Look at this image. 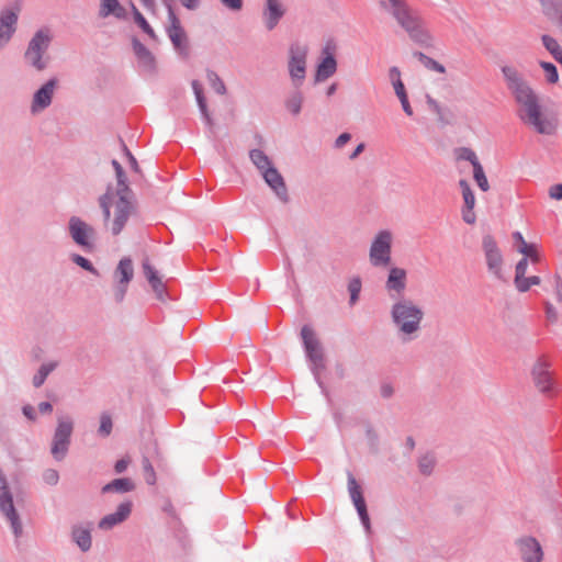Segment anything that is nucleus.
Masks as SVG:
<instances>
[{
    "label": "nucleus",
    "instance_id": "1",
    "mask_svg": "<svg viewBox=\"0 0 562 562\" xmlns=\"http://www.w3.org/2000/svg\"><path fill=\"white\" fill-rule=\"evenodd\" d=\"M501 70L506 87L518 105V119L540 135H555L559 127L557 115L543 109L539 94L525 76L512 65H504Z\"/></svg>",
    "mask_w": 562,
    "mask_h": 562
},
{
    "label": "nucleus",
    "instance_id": "2",
    "mask_svg": "<svg viewBox=\"0 0 562 562\" xmlns=\"http://www.w3.org/2000/svg\"><path fill=\"white\" fill-rule=\"evenodd\" d=\"M424 316L423 307L406 296L395 297L390 308L392 324L403 342H409L418 337Z\"/></svg>",
    "mask_w": 562,
    "mask_h": 562
},
{
    "label": "nucleus",
    "instance_id": "3",
    "mask_svg": "<svg viewBox=\"0 0 562 562\" xmlns=\"http://www.w3.org/2000/svg\"><path fill=\"white\" fill-rule=\"evenodd\" d=\"M99 205L102 210L104 226L109 227L114 236L123 231L128 218L136 212L133 192L116 194L111 186L99 198Z\"/></svg>",
    "mask_w": 562,
    "mask_h": 562
},
{
    "label": "nucleus",
    "instance_id": "4",
    "mask_svg": "<svg viewBox=\"0 0 562 562\" xmlns=\"http://www.w3.org/2000/svg\"><path fill=\"white\" fill-rule=\"evenodd\" d=\"M52 41L53 33L48 27L38 29L29 41L23 58L36 71H43L47 68L49 61L47 52Z\"/></svg>",
    "mask_w": 562,
    "mask_h": 562
},
{
    "label": "nucleus",
    "instance_id": "5",
    "mask_svg": "<svg viewBox=\"0 0 562 562\" xmlns=\"http://www.w3.org/2000/svg\"><path fill=\"white\" fill-rule=\"evenodd\" d=\"M308 47L305 44L294 42L288 50V71L291 83L295 89L302 87L306 78Z\"/></svg>",
    "mask_w": 562,
    "mask_h": 562
},
{
    "label": "nucleus",
    "instance_id": "6",
    "mask_svg": "<svg viewBox=\"0 0 562 562\" xmlns=\"http://www.w3.org/2000/svg\"><path fill=\"white\" fill-rule=\"evenodd\" d=\"M393 240V233L389 229H381L374 235L369 248V261L371 266L376 268L390 266Z\"/></svg>",
    "mask_w": 562,
    "mask_h": 562
},
{
    "label": "nucleus",
    "instance_id": "7",
    "mask_svg": "<svg viewBox=\"0 0 562 562\" xmlns=\"http://www.w3.org/2000/svg\"><path fill=\"white\" fill-rule=\"evenodd\" d=\"M21 11L20 1L11 2L0 9V53L10 45L16 34Z\"/></svg>",
    "mask_w": 562,
    "mask_h": 562
},
{
    "label": "nucleus",
    "instance_id": "8",
    "mask_svg": "<svg viewBox=\"0 0 562 562\" xmlns=\"http://www.w3.org/2000/svg\"><path fill=\"white\" fill-rule=\"evenodd\" d=\"M74 425V419L70 416L58 415L50 446V453L56 461H61L67 456Z\"/></svg>",
    "mask_w": 562,
    "mask_h": 562
},
{
    "label": "nucleus",
    "instance_id": "9",
    "mask_svg": "<svg viewBox=\"0 0 562 562\" xmlns=\"http://www.w3.org/2000/svg\"><path fill=\"white\" fill-rule=\"evenodd\" d=\"M68 234L71 240L85 251L95 248L97 231L81 217L72 215L68 221Z\"/></svg>",
    "mask_w": 562,
    "mask_h": 562
},
{
    "label": "nucleus",
    "instance_id": "10",
    "mask_svg": "<svg viewBox=\"0 0 562 562\" xmlns=\"http://www.w3.org/2000/svg\"><path fill=\"white\" fill-rule=\"evenodd\" d=\"M0 510L10 522L13 535L19 538L23 532L22 522L13 505V497L8 486V481L0 469Z\"/></svg>",
    "mask_w": 562,
    "mask_h": 562
},
{
    "label": "nucleus",
    "instance_id": "11",
    "mask_svg": "<svg viewBox=\"0 0 562 562\" xmlns=\"http://www.w3.org/2000/svg\"><path fill=\"white\" fill-rule=\"evenodd\" d=\"M482 251L487 267V271L498 280L504 279L503 267L504 256L503 252L492 235H484L482 238Z\"/></svg>",
    "mask_w": 562,
    "mask_h": 562
},
{
    "label": "nucleus",
    "instance_id": "12",
    "mask_svg": "<svg viewBox=\"0 0 562 562\" xmlns=\"http://www.w3.org/2000/svg\"><path fill=\"white\" fill-rule=\"evenodd\" d=\"M133 260L130 257L122 258L113 271L114 284L112 293L116 303H122L124 301L128 284L133 280Z\"/></svg>",
    "mask_w": 562,
    "mask_h": 562
},
{
    "label": "nucleus",
    "instance_id": "13",
    "mask_svg": "<svg viewBox=\"0 0 562 562\" xmlns=\"http://www.w3.org/2000/svg\"><path fill=\"white\" fill-rule=\"evenodd\" d=\"M301 338L303 340L306 357L312 362V370L317 376L318 371L324 368V351L321 341L316 337L315 330L304 325L301 329Z\"/></svg>",
    "mask_w": 562,
    "mask_h": 562
},
{
    "label": "nucleus",
    "instance_id": "14",
    "mask_svg": "<svg viewBox=\"0 0 562 562\" xmlns=\"http://www.w3.org/2000/svg\"><path fill=\"white\" fill-rule=\"evenodd\" d=\"M58 83L57 78H49L34 92L30 105V112L33 115L40 114L50 106Z\"/></svg>",
    "mask_w": 562,
    "mask_h": 562
},
{
    "label": "nucleus",
    "instance_id": "15",
    "mask_svg": "<svg viewBox=\"0 0 562 562\" xmlns=\"http://www.w3.org/2000/svg\"><path fill=\"white\" fill-rule=\"evenodd\" d=\"M515 547L521 562H542L543 549L535 537L521 536L515 540Z\"/></svg>",
    "mask_w": 562,
    "mask_h": 562
},
{
    "label": "nucleus",
    "instance_id": "16",
    "mask_svg": "<svg viewBox=\"0 0 562 562\" xmlns=\"http://www.w3.org/2000/svg\"><path fill=\"white\" fill-rule=\"evenodd\" d=\"M407 285V271L404 268L392 267L385 281V290L389 292L390 297L404 296L403 292Z\"/></svg>",
    "mask_w": 562,
    "mask_h": 562
},
{
    "label": "nucleus",
    "instance_id": "17",
    "mask_svg": "<svg viewBox=\"0 0 562 562\" xmlns=\"http://www.w3.org/2000/svg\"><path fill=\"white\" fill-rule=\"evenodd\" d=\"M133 509V503L132 501H124L120 503L115 509V512L110 513L102 517L99 522L98 527L101 530H111L115 526L124 522L127 520V518L131 516Z\"/></svg>",
    "mask_w": 562,
    "mask_h": 562
},
{
    "label": "nucleus",
    "instance_id": "18",
    "mask_svg": "<svg viewBox=\"0 0 562 562\" xmlns=\"http://www.w3.org/2000/svg\"><path fill=\"white\" fill-rule=\"evenodd\" d=\"M168 19L170 22V25L168 27V35L173 44L175 48L179 50L180 54L187 55L188 53V46H187V35L183 31L179 19L175 14L171 5L168 4Z\"/></svg>",
    "mask_w": 562,
    "mask_h": 562
},
{
    "label": "nucleus",
    "instance_id": "19",
    "mask_svg": "<svg viewBox=\"0 0 562 562\" xmlns=\"http://www.w3.org/2000/svg\"><path fill=\"white\" fill-rule=\"evenodd\" d=\"M348 491L358 512L361 522L367 531H370V518L361 488L351 473H348Z\"/></svg>",
    "mask_w": 562,
    "mask_h": 562
},
{
    "label": "nucleus",
    "instance_id": "20",
    "mask_svg": "<svg viewBox=\"0 0 562 562\" xmlns=\"http://www.w3.org/2000/svg\"><path fill=\"white\" fill-rule=\"evenodd\" d=\"M412 21L413 22H408L407 25L402 29L413 42L419 45H429L432 41V36L426 27L424 19L417 13Z\"/></svg>",
    "mask_w": 562,
    "mask_h": 562
},
{
    "label": "nucleus",
    "instance_id": "21",
    "mask_svg": "<svg viewBox=\"0 0 562 562\" xmlns=\"http://www.w3.org/2000/svg\"><path fill=\"white\" fill-rule=\"evenodd\" d=\"M285 14V8L281 0H266L262 19L268 31H272Z\"/></svg>",
    "mask_w": 562,
    "mask_h": 562
},
{
    "label": "nucleus",
    "instance_id": "22",
    "mask_svg": "<svg viewBox=\"0 0 562 562\" xmlns=\"http://www.w3.org/2000/svg\"><path fill=\"white\" fill-rule=\"evenodd\" d=\"M265 182L276 193L282 203L289 202V193L285 181L277 168L272 167L261 173Z\"/></svg>",
    "mask_w": 562,
    "mask_h": 562
},
{
    "label": "nucleus",
    "instance_id": "23",
    "mask_svg": "<svg viewBox=\"0 0 562 562\" xmlns=\"http://www.w3.org/2000/svg\"><path fill=\"white\" fill-rule=\"evenodd\" d=\"M531 375L537 389L544 393L552 387V378L549 372V363L543 359L539 358L531 370Z\"/></svg>",
    "mask_w": 562,
    "mask_h": 562
},
{
    "label": "nucleus",
    "instance_id": "24",
    "mask_svg": "<svg viewBox=\"0 0 562 562\" xmlns=\"http://www.w3.org/2000/svg\"><path fill=\"white\" fill-rule=\"evenodd\" d=\"M132 46L139 68L146 72H154L156 68V60L153 53L137 38L132 40Z\"/></svg>",
    "mask_w": 562,
    "mask_h": 562
},
{
    "label": "nucleus",
    "instance_id": "25",
    "mask_svg": "<svg viewBox=\"0 0 562 562\" xmlns=\"http://www.w3.org/2000/svg\"><path fill=\"white\" fill-rule=\"evenodd\" d=\"M98 16L101 19L113 16L116 20H126L127 11L119 0H100Z\"/></svg>",
    "mask_w": 562,
    "mask_h": 562
},
{
    "label": "nucleus",
    "instance_id": "26",
    "mask_svg": "<svg viewBox=\"0 0 562 562\" xmlns=\"http://www.w3.org/2000/svg\"><path fill=\"white\" fill-rule=\"evenodd\" d=\"M323 54L325 55L322 61L318 64L315 75V80L317 82L324 81L330 78L337 70V61L334 55L329 52V47L326 46L323 49Z\"/></svg>",
    "mask_w": 562,
    "mask_h": 562
},
{
    "label": "nucleus",
    "instance_id": "27",
    "mask_svg": "<svg viewBox=\"0 0 562 562\" xmlns=\"http://www.w3.org/2000/svg\"><path fill=\"white\" fill-rule=\"evenodd\" d=\"M548 20L562 32V0H539Z\"/></svg>",
    "mask_w": 562,
    "mask_h": 562
},
{
    "label": "nucleus",
    "instance_id": "28",
    "mask_svg": "<svg viewBox=\"0 0 562 562\" xmlns=\"http://www.w3.org/2000/svg\"><path fill=\"white\" fill-rule=\"evenodd\" d=\"M136 488L134 481L130 477H120L114 479L111 482L106 483L102 486L101 493H116V494H125L133 492Z\"/></svg>",
    "mask_w": 562,
    "mask_h": 562
},
{
    "label": "nucleus",
    "instance_id": "29",
    "mask_svg": "<svg viewBox=\"0 0 562 562\" xmlns=\"http://www.w3.org/2000/svg\"><path fill=\"white\" fill-rule=\"evenodd\" d=\"M143 271L148 280L153 291L156 293L157 297L162 300L165 294V285L161 281V279L158 276V272L156 269L149 263V261L146 259L143 261Z\"/></svg>",
    "mask_w": 562,
    "mask_h": 562
},
{
    "label": "nucleus",
    "instance_id": "30",
    "mask_svg": "<svg viewBox=\"0 0 562 562\" xmlns=\"http://www.w3.org/2000/svg\"><path fill=\"white\" fill-rule=\"evenodd\" d=\"M71 538L82 552H87L91 549L92 538H91V530L89 527H82V526L72 527Z\"/></svg>",
    "mask_w": 562,
    "mask_h": 562
},
{
    "label": "nucleus",
    "instance_id": "31",
    "mask_svg": "<svg viewBox=\"0 0 562 562\" xmlns=\"http://www.w3.org/2000/svg\"><path fill=\"white\" fill-rule=\"evenodd\" d=\"M389 13L393 16V19L401 27H404L405 25H407L408 22H413V18L418 12L412 9L407 2H405L404 4L400 5L398 8L392 10Z\"/></svg>",
    "mask_w": 562,
    "mask_h": 562
},
{
    "label": "nucleus",
    "instance_id": "32",
    "mask_svg": "<svg viewBox=\"0 0 562 562\" xmlns=\"http://www.w3.org/2000/svg\"><path fill=\"white\" fill-rule=\"evenodd\" d=\"M192 89H193V92H194V95H195L196 103L199 105L200 112H201L202 116L205 120V123L209 126H212L213 125V120H212V117H211V115L209 113L207 105H206V100L204 98L203 89H202L201 83L198 80H193L192 81Z\"/></svg>",
    "mask_w": 562,
    "mask_h": 562
},
{
    "label": "nucleus",
    "instance_id": "33",
    "mask_svg": "<svg viewBox=\"0 0 562 562\" xmlns=\"http://www.w3.org/2000/svg\"><path fill=\"white\" fill-rule=\"evenodd\" d=\"M112 166L114 168L115 176H116V181H117V188L114 191V193H116V194H130L132 192V190L130 189V187L127 184V178H126V175L124 172L123 167L115 159L112 160Z\"/></svg>",
    "mask_w": 562,
    "mask_h": 562
},
{
    "label": "nucleus",
    "instance_id": "34",
    "mask_svg": "<svg viewBox=\"0 0 562 562\" xmlns=\"http://www.w3.org/2000/svg\"><path fill=\"white\" fill-rule=\"evenodd\" d=\"M249 158L260 173L273 167L270 158L261 149H251Z\"/></svg>",
    "mask_w": 562,
    "mask_h": 562
},
{
    "label": "nucleus",
    "instance_id": "35",
    "mask_svg": "<svg viewBox=\"0 0 562 562\" xmlns=\"http://www.w3.org/2000/svg\"><path fill=\"white\" fill-rule=\"evenodd\" d=\"M436 464L437 459L432 452H426L425 454L420 456L417 461L418 470L425 476L432 474Z\"/></svg>",
    "mask_w": 562,
    "mask_h": 562
},
{
    "label": "nucleus",
    "instance_id": "36",
    "mask_svg": "<svg viewBox=\"0 0 562 562\" xmlns=\"http://www.w3.org/2000/svg\"><path fill=\"white\" fill-rule=\"evenodd\" d=\"M304 101L303 93L299 89L294 88V91L290 93L288 99L285 100V108L293 115H299L302 109V104Z\"/></svg>",
    "mask_w": 562,
    "mask_h": 562
},
{
    "label": "nucleus",
    "instance_id": "37",
    "mask_svg": "<svg viewBox=\"0 0 562 562\" xmlns=\"http://www.w3.org/2000/svg\"><path fill=\"white\" fill-rule=\"evenodd\" d=\"M541 41L546 49L552 55V57L559 63H562V47L558 41L550 35H542Z\"/></svg>",
    "mask_w": 562,
    "mask_h": 562
},
{
    "label": "nucleus",
    "instance_id": "38",
    "mask_svg": "<svg viewBox=\"0 0 562 562\" xmlns=\"http://www.w3.org/2000/svg\"><path fill=\"white\" fill-rule=\"evenodd\" d=\"M58 366V362L57 361H49V362H45L43 363L37 373L33 376V385L35 387H40L44 384L46 378L48 376V374L50 372H53Z\"/></svg>",
    "mask_w": 562,
    "mask_h": 562
},
{
    "label": "nucleus",
    "instance_id": "39",
    "mask_svg": "<svg viewBox=\"0 0 562 562\" xmlns=\"http://www.w3.org/2000/svg\"><path fill=\"white\" fill-rule=\"evenodd\" d=\"M539 66L544 72V79L549 85H555L560 77L557 67L549 61H540Z\"/></svg>",
    "mask_w": 562,
    "mask_h": 562
},
{
    "label": "nucleus",
    "instance_id": "40",
    "mask_svg": "<svg viewBox=\"0 0 562 562\" xmlns=\"http://www.w3.org/2000/svg\"><path fill=\"white\" fill-rule=\"evenodd\" d=\"M206 78L209 85L212 87V89H214L216 93L221 95H224L226 93V86L215 71L209 69L206 71Z\"/></svg>",
    "mask_w": 562,
    "mask_h": 562
},
{
    "label": "nucleus",
    "instance_id": "41",
    "mask_svg": "<svg viewBox=\"0 0 562 562\" xmlns=\"http://www.w3.org/2000/svg\"><path fill=\"white\" fill-rule=\"evenodd\" d=\"M133 8V15L135 23L153 40L156 38L155 31L153 27L148 24L144 15L137 10V8L132 4Z\"/></svg>",
    "mask_w": 562,
    "mask_h": 562
},
{
    "label": "nucleus",
    "instance_id": "42",
    "mask_svg": "<svg viewBox=\"0 0 562 562\" xmlns=\"http://www.w3.org/2000/svg\"><path fill=\"white\" fill-rule=\"evenodd\" d=\"M456 156L459 160H467L471 162L473 168L479 167L481 162L477 159L476 154L469 147H460L456 149Z\"/></svg>",
    "mask_w": 562,
    "mask_h": 562
},
{
    "label": "nucleus",
    "instance_id": "43",
    "mask_svg": "<svg viewBox=\"0 0 562 562\" xmlns=\"http://www.w3.org/2000/svg\"><path fill=\"white\" fill-rule=\"evenodd\" d=\"M518 251L524 255L522 258H527V261L530 260L532 263L540 261V255L535 244L524 243L522 247H518Z\"/></svg>",
    "mask_w": 562,
    "mask_h": 562
},
{
    "label": "nucleus",
    "instance_id": "44",
    "mask_svg": "<svg viewBox=\"0 0 562 562\" xmlns=\"http://www.w3.org/2000/svg\"><path fill=\"white\" fill-rule=\"evenodd\" d=\"M459 186H460V188L462 190V196H463V200H464V207L474 209L475 196H474V193H473L470 184L468 183L467 180L461 179L459 181Z\"/></svg>",
    "mask_w": 562,
    "mask_h": 562
},
{
    "label": "nucleus",
    "instance_id": "45",
    "mask_svg": "<svg viewBox=\"0 0 562 562\" xmlns=\"http://www.w3.org/2000/svg\"><path fill=\"white\" fill-rule=\"evenodd\" d=\"M394 92H395L396 97L398 98L405 114L408 115V116H412L414 112H413V109H412V106L409 104L408 97H407V93H406V90H405V86L404 85H397V87L394 88Z\"/></svg>",
    "mask_w": 562,
    "mask_h": 562
},
{
    "label": "nucleus",
    "instance_id": "46",
    "mask_svg": "<svg viewBox=\"0 0 562 562\" xmlns=\"http://www.w3.org/2000/svg\"><path fill=\"white\" fill-rule=\"evenodd\" d=\"M71 260L80 268L85 269L86 271L92 273L95 277H99V271L93 267V265L85 257H82L79 254L71 255Z\"/></svg>",
    "mask_w": 562,
    "mask_h": 562
},
{
    "label": "nucleus",
    "instance_id": "47",
    "mask_svg": "<svg viewBox=\"0 0 562 562\" xmlns=\"http://www.w3.org/2000/svg\"><path fill=\"white\" fill-rule=\"evenodd\" d=\"M112 428H113V423H112L111 416L109 414H106V413H103L100 416V426H99V429H98V434L101 437L105 438V437L111 435Z\"/></svg>",
    "mask_w": 562,
    "mask_h": 562
},
{
    "label": "nucleus",
    "instance_id": "48",
    "mask_svg": "<svg viewBox=\"0 0 562 562\" xmlns=\"http://www.w3.org/2000/svg\"><path fill=\"white\" fill-rule=\"evenodd\" d=\"M473 178L482 191L486 192L490 189V184H488V181H487V178L485 176L482 165L473 168Z\"/></svg>",
    "mask_w": 562,
    "mask_h": 562
},
{
    "label": "nucleus",
    "instance_id": "49",
    "mask_svg": "<svg viewBox=\"0 0 562 562\" xmlns=\"http://www.w3.org/2000/svg\"><path fill=\"white\" fill-rule=\"evenodd\" d=\"M416 55L419 58V60H422L428 69H431L439 74H443L446 71V68L443 65H441L437 60L426 56L424 53H417Z\"/></svg>",
    "mask_w": 562,
    "mask_h": 562
},
{
    "label": "nucleus",
    "instance_id": "50",
    "mask_svg": "<svg viewBox=\"0 0 562 562\" xmlns=\"http://www.w3.org/2000/svg\"><path fill=\"white\" fill-rule=\"evenodd\" d=\"M144 477L147 484L154 485L156 483V473L154 467L151 465L149 459L144 457L142 460Z\"/></svg>",
    "mask_w": 562,
    "mask_h": 562
},
{
    "label": "nucleus",
    "instance_id": "51",
    "mask_svg": "<svg viewBox=\"0 0 562 562\" xmlns=\"http://www.w3.org/2000/svg\"><path fill=\"white\" fill-rule=\"evenodd\" d=\"M527 268H528L527 258H521L517 262L516 268H515V279H514L515 286L518 283L522 284L524 279L526 278Z\"/></svg>",
    "mask_w": 562,
    "mask_h": 562
},
{
    "label": "nucleus",
    "instance_id": "52",
    "mask_svg": "<svg viewBox=\"0 0 562 562\" xmlns=\"http://www.w3.org/2000/svg\"><path fill=\"white\" fill-rule=\"evenodd\" d=\"M348 291L350 293V304L353 305L358 299L361 291V280L359 278H353L350 280L348 284Z\"/></svg>",
    "mask_w": 562,
    "mask_h": 562
},
{
    "label": "nucleus",
    "instance_id": "53",
    "mask_svg": "<svg viewBox=\"0 0 562 562\" xmlns=\"http://www.w3.org/2000/svg\"><path fill=\"white\" fill-rule=\"evenodd\" d=\"M550 284L553 289L557 302L562 304V277L560 274H554L550 279Z\"/></svg>",
    "mask_w": 562,
    "mask_h": 562
},
{
    "label": "nucleus",
    "instance_id": "54",
    "mask_svg": "<svg viewBox=\"0 0 562 562\" xmlns=\"http://www.w3.org/2000/svg\"><path fill=\"white\" fill-rule=\"evenodd\" d=\"M541 283V279L538 276L532 277H526L524 279L522 284L518 283L516 285V289L518 292L525 293L527 292L532 285H539Z\"/></svg>",
    "mask_w": 562,
    "mask_h": 562
},
{
    "label": "nucleus",
    "instance_id": "55",
    "mask_svg": "<svg viewBox=\"0 0 562 562\" xmlns=\"http://www.w3.org/2000/svg\"><path fill=\"white\" fill-rule=\"evenodd\" d=\"M43 481L50 486H55L59 482V473L55 469H46L42 474Z\"/></svg>",
    "mask_w": 562,
    "mask_h": 562
},
{
    "label": "nucleus",
    "instance_id": "56",
    "mask_svg": "<svg viewBox=\"0 0 562 562\" xmlns=\"http://www.w3.org/2000/svg\"><path fill=\"white\" fill-rule=\"evenodd\" d=\"M389 79L393 86V88H396L397 85H404L401 79V71L396 66H393L389 70Z\"/></svg>",
    "mask_w": 562,
    "mask_h": 562
},
{
    "label": "nucleus",
    "instance_id": "57",
    "mask_svg": "<svg viewBox=\"0 0 562 562\" xmlns=\"http://www.w3.org/2000/svg\"><path fill=\"white\" fill-rule=\"evenodd\" d=\"M223 7L226 9L238 12L243 9L244 2L243 0H220Z\"/></svg>",
    "mask_w": 562,
    "mask_h": 562
},
{
    "label": "nucleus",
    "instance_id": "58",
    "mask_svg": "<svg viewBox=\"0 0 562 562\" xmlns=\"http://www.w3.org/2000/svg\"><path fill=\"white\" fill-rule=\"evenodd\" d=\"M406 0H385L381 1L380 5L386 11L391 12L392 10L398 8L400 5L404 4Z\"/></svg>",
    "mask_w": 562,
    "mask_h": 562
},
{
    "label": "nucleus",
    "instance_id": "59",
    "mask_svg": "<svg viewBox=\"0 0 562 562\" xmlns=\"http://www.w3.org/2000/svg\"><path fill=\"white\" fill-rule=\"evenodd\" d=\"M546 315L551 323L558 321V311L550 302H546Z\"/></svg>",
    "mask_w": 562,
    "mask_h": 562
},
{
    "label": "nucleus",
    "instance_id": "60",
    "mask_svg": "<svg viewBox=\"0 0 562 562\" xmlns=\"http://www.w3.org/2000/svg\"><path fill=\"white\" fill-rule=\"evenodd\" d=\"M549 196L553 200L562 201V183H558V184L550 187Z\"/></svg>",
    "mask_w": 562,
    "mask_h": 562
},
{
    "label": "nucleus",
    "instance_id": "61",
    "mask_svg": "<svg viewBox=\"0 0 562 562\" xmlns=\"http://www.w3.org/2000/svg\"><path fill=\"white\" fill-rule=\"evenodd\" d=\"M462 218H463V221H464L465 223H468V224H473V223H475L476 217H475V214H474V212H473V209L464 207V209L462 210Z\"/></svg>",
    "mask_w": 562,
    "mask_h": 562
},
{
    "label": "nucleus",
    "instance_id": "62",
    "mask_svg": "<svg viewBox=\"0 0 562 562\" xmlns=\"http://www.w3.org/2000/svg\"><path fill=\"white\" fill-rule=\"evenodd\" d=\"M366 435H367V438H368L370 445L376 446L379 436H378L376 431L371 426L367 427Z\"/></svg>",
    "mask_w": 562,
    "mask_h": 562
},
{
    "label": "nucleus",
    "instance_id": "63",
    "mask_svg": "<svg viewBox=\"0 0 562 562\" xmlns=\"http://www.w3.org/2000/svg\"><path fill=\"white\" fill-rule=\"evenodd\" d=\"M22 413H23V415H24L27 419H30V420H32V422H34V420L36 419V413H35V409H34V407H33L32 405H30V404L24 405V406L22 407Z\"/></svg>",
    "mask_w": 562,
    "mask_h": 562
},
{
    "label": "nucleus",
    "instance_id": "64",
    "mask_svg": "<svg viewBox=\"0 0 562 562\" xmlns=\"http://www.w3.org/2000/svg\"><path fill=\"white\" fill-rule=\"evenodd\" d=\"M351 139V135L349 133L340 134L335 140V147L341 148L345 144H347Z\"/></svg>",
    "mask_w": 562,
    "mask_h": 562
}]
</instances>
